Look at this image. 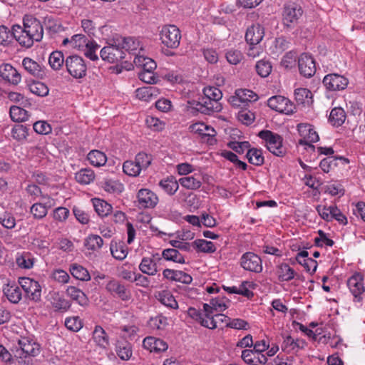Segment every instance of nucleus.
Instances as JSON below:
<instances>
[{
    "label": "nucleus",
    "instance_id": "56",
    "mask_svg": "<svg viewBox=\"0 0 365 365\" xmlns=\"http://www.w3.org/2000/svg\"><path fill=\"white\" fill-rule=\"evenodd\" d=\"M123 170L125 174L129 176L135 177L140 174L141 169L137 165L135 161L127 160L124 162L123 165Z\"/></svg>",
    "mask_w": 365,
    "mask_h": 365
},
{
    "label": "nucleus",
    "instance_id": "40",
    "mask_svg": "<svg viewBox=\"0 0 365 365\" xmlns=\"http://www.w3.org/2000/svg\"><path fill=\"white\" fill-rule=\"evenodd\" d=\"M346 118L344 110L340 107H335L330 112L329 121L333 126L339 127L344 123Z\"/></svg>",
    "mask_w": 365,
    "mask_h": 365
},
{
    "label": "nucleus",
    "instance_id": "60",
    "mask_svg": "<svg viewBox=\"0 0 365 365\" xmlns=\"http://www.w3.org/2000/svg\"><path fill=\"white\" fill-rule=\"evenodd\" d=\"M225 57L229 63L237 65L243 59V54L237 49H230L225 53Z\"/></svg>",
    "mask_w": 365,
    "mask_h": 365
},
{
    "label": "nucleus",
    "instance_id": "13",
    "mask_svg": "<svg viewBox=\"0 0 365 365\" xmlns=\"http://www.w3.org/2000/svg\"><path fill=\"white\" fill-rule=\"evenodd\" d=\"M115 44H111L103 47L100 52L101 57L103 61L109 63H118L125 58V52L123 50L119 41Z\"/></svg>",
    "mask_w": 365,
    "mask_h": 365
},
{
    "label": "nucleus",
    "instance_id": "8",
    "mask_svg": "<svg viewBox=\"0 0 365 365\" xmlns=\"http://www.w3.org/2000/svg\"><path fill=\"white\" fill-rule=\"evenodd\" d=\"M159 35L162 43L166 47L174 49L180 46L181 31L175 25L163 26Z\"/></svg>",
    "mask_w": 365,
    "mask_h": 365
},
{
    "label": "nucleus",
    "instance_id": "64",
    "mask_svg": "<svg viewBox=\"0 0 365 365\" xmlns=\"http://www.w3.org/2000/svg\"><path fill=\"white\" fill-rule=\"evenodd\" d=\"M76 180L83 185H88L91 181V173L88 169H82L76 174Z\"/></svg>",
    "mask_w": 365,
    "mask_h": 365
},
{
    "label": "nucleus",
    "instance_id": "47",
    "mask_svg": "<svg viewBox=\"0 0 365 365\" xmlns=\"http://www.w3.org/2000/svg\"><path fill=\"white\" fill-rule=\"evenodd\" d=\"M160 187L168 195H174L179 188L178 182L173 178H167L159 182Z\"/></svg>",
    "mask_w": 365,
    "mask_h": 365
},
{
    "label": "nucleus",
    "instance_id": "35",
    "mask_svg": "<svg viewBox=\"0 0 365 365\" xmlns=\"http://www.w3.org/2000/svg\"><path fill=\"white\" fill-rule=\"evenodd\" d=\"M117 356L123 361H128L133 355L132 344L126 340H118L115 345Z\"/></svg>",
    "mask_w": 365,
    "mask_h": 365
},
{
    "label": "nucleus",
    "instance_id": "31",
    "mask_svg": "<svg viewBox=\"0 0 365 365\" xmlns=\"http://www.w3.org/2000/svg\"><path fill=\"white\" fill-rule=\"evenodd\" d=\"M264 35V28L259 24H254L247 29L245 39L249 44H259Z\"/></svg>",
    "mask_w": 365,
    "mask_h": 365
},
{
    "label": "nucleus",
    "instance_id": "45",
    "mask_svg": "<svg viewBox=\"0 0 365 365\" xmlns=\"http://www.w3.org/2000/svg\"><path fill=\"white\" fill-rule=\"evenodd\" d=\"M162 257L167 261H172L175 263L185 264L184 256L176 249H165L162 252Z\"/></svg>",
    "mask_w": 365,
    "mask_h": 365
},
{
    "label": "nucleus",
    "instance_id": "12",
    "mask_svg": "<svg viewBox=\"0 0 365 365\" xmlns=\"http://www.w3.org/2000/svg\"><path fill=\"white\" fill-rule=\"evenodd\" d=\"M93 339L96 345L100 349L101 357L98 358V359L101 362L108 358V335L101 326H96L94 331H93Z\"/></svg>",
    "mask_w": 365,
    "mask_h": 365
},
{
    "label": "nucleus",
    "instance_id": "5",
    "mask_svg": "<svg viewBox=\"0 0 365 365\" xmlns=\"http://www.w3.org/2000/svg\"><path fill=\"white\" fill-rule=\"evenodd\" d=\"M297 128L301 137L298 140V144L304 145L307 150L314 151L315 146L313 143L319 140V136L314 127L307 123H301L297 125Z\"/></svg>",
    "mask_w": 365,
    "mask_h": 365
},
{
    "label": "nucleus",
    "instance_id": "2",
    "mask_svg": "<svg viewBox=\"0 0 365 365\" xmlns=\"http://www.w3.org/2000/svg\"><path fill=\"white\" fill-rule=\"evenodd\" d=\"M133 63L136 67L142 68V71L138 73V78L140 81L149 84L157 83L158 76L154 72L157 67L155 61L144 55L138 54L134 58Z\"/></svg>",
    "mask_w": 365,
    "mask_h": 365
},
{
    "label": "nucleus",
    "instance_id": "39",
    "mask_svg": "<svg viewBox=\"0 0 365 365\" xmlns=\"http://www.w3.org/2000/svg\"><path fill=\"white\" fill-rule=\"evenodd\" d=\"M192 246L197 252L214 253L217 250L212 242L203 239L195 240L192 242Z\"/></svg>",
    "mask_w": 365,
    "mask_h": 365
},
{
    "label": "nucleus",
    "instance_id": "41",
    "mask_svg": "<svg viewBox=\"0 0 365 365\" xmlns=\"http://www.w3.org/2000/svg\"><path fill=\"white\" fill-rule=\"evenodd\" d=\"M277 276L280 282H289L294 278L295 271L287 263H282L277 267Z\"/></svg>",
    "mask_w": 365,
    "mask_h": 365
},
{
    "label": "nucleus",
    "instance_id": "22",
    "mask_svg": "<svg viewBox=\"0 0 365 365\" xmlns=\"http://www.w3.org/2000/svg\"><path fill=\"white\" fill-rule=\"evenodd\" d=\"M0 77L6 82L18 85L21 80V76L11 64L5 63L0 66Z\"/></svg>",
    "mask_w": 365,
    "mask_h": 365
},
{
    "label": "nucleus",
    "instance_id": "50",
    "mask_svg": "<svg viewBox=\"0 0 365 365\" xmlns=\"http://www.w3.org/2000/svg\"><path fill=\"white\" fill-rule=\"evenodd\" d=\"M10 116L13 121L15 122H24L29 119V115L24 108L19 106H11L10 108Z\"/></svg>",
    "mask_w": 365,
    "mask_h": 365
},
{
    "label": "nucleus",
    "instance_id": "24",
    "mask_svg": "<svg viewBox=\"0 0 365 365\" xmlns=\"http://www.w3.org/2000/svg\"><path fill=\"white\" fill-rule=\"evenodd\" d=\"M70 44L72 48L83 51L86 56L91 59V42L85 35H73L70 41Z\"/></svg>",
    "mask_w": 365,
    "mask_h": 365
},
{
    "label": "nucleus",
    "instance_id": "46",
    "mask_svg": "<svg viewBox=\"0 0 365 365\" xmlns=\"http://www.w3.org/2000/svg\"><path fill=\"white\" fill-rule=\"evenodd\" d=\"M51 200L45 202V205L41 202L34 203L31 207V212L34 217L37 219H41L44 217L48 212V209L52 207Z\"/></svg>",
    "mask_w": 365,
    "mask_h": 365
},
{
    "label": "nucleus",
    "instance_id": "37",
    "mask_svg": "<svg viewBox=\"0 0 365 365\" xmlns=\"http://www.w3.org/2000/svg\"><path fill=\"white\" fill-rule=\"evenodd\" d=\"M159 93V89L155 86H145L135 91L136 97L144 101H150L155 98Z\"/></svg>",
    "mask_w": 365,
    "mask_h": 365
},
{
    "label": "nucleus",
    "instance_id": "51",
    "mask_svg": "<svg viewBox=\"0 0 365 365\" xmlns=\"http://www.w3.org/2000/svg\"><path fill=\"white\" fill-rule=\"evenodd\" d=\"M70 272L73 277L79 280H89L91 277L88 271L81 265L73 264L70 267Z\"/></svg>",
    "mask_w": 365,
    "mask_h": 365
},
{
    "label": "nucleus",
    "instance_id": "29",
    "mask_svg": "<svg viewBox=\"0 0 365 365\" xmlns=\"http://www.w3.org/2000/svg\"><path fill=\"white\" fill-rule=\"evenodd\" d=\"M163 275L166 279L181 282L185 284H190L192 281V277L189 274L181 270L167 268L163 270Z\"/></svg>",
    "mask_w": 365,
    "mask_h": 365
},
{
    "label": "nucleus",
    "instance_id": "43",
    "mask_svg": "<svg viewBox=\"0 0 365 365\" xmlns=\"http://www.w3.org/2000/svg\"><path fill=\"white\" fill-rule=\"evenodd\" d=\"M294 96L298 104L309 105L312 102V93L306 88H299L295 89Z\"/></svg>",
    "mask_w": 365,
    "mask_h": 365
},
{
    "label": "nucleus",
    "instance_id": "10",
    "mask_svg": "<svg viewBox=\"0 0 365 365\" xmlns=\"http://www.w3.org/2000/svg\"><path fill=\"white\" fill-rule=\"evenodd\" d=\"M19 283L27 298L36 302L41 300V287L37 281L29 277H22L19 278Z\"/></svg>",
    "mask_w": 365,
    "mask_h": 365
},
{
    "label": "nucleus",
    "instance_id": "21",
    "mask_svg": "<svg viewBox=\"0 0 365 365\" xmlns=\"http://www.w3.org/2000/svg\"><path fill=\"white\" fill-rule=\"evenodd\" d=\"M116 41H119V44H120V46H122V48L125 52L129 51L134 55V58L138 54L142 55L141 53L143 52V46L140 41L135 38L120 37L116 39Z\"/></svg>",
    "mask_w": 365,
    "mask_h": 365
},
{
    "label": "nucleus",
    "instance_id": "48",
    "mask_svg": "<svg viewBox=\"0 0 365 365\" xmlns=\"http://www.w3.org/2000/svg\"><path fill=\"white\" fill-rule=\"evenodd\" d=\"M66 294L81 305H86L88 303V298L86 294L75 287H68L66 289Z\"/></svg>",
    "mask_w": 365,
    "mask_h": 365
},
{
    "label": "nucleus",
    "instance_id": "57",
    "mask_svg": "<svg viewBox=\"0 0 365 365\" xmlns=\"http://www.w3.org/2000/svg\"><path fill=\"white\" fill-rule=\"evenodd\" d=\"M13 38H14L13 28L10 30L6 26H0V45H8L12 41Z\"/></svg>",
    "mask_w": 365,
    "mask_h": 365
},
{
    "label": "nucleus",
    "instance_id": "20",
    "mask_svg": "<svg viewBox=\"0 0 365 365\" xmlns=\"http://www.w3.org/2000/svg\"><path fill=\"white\" fill-rule=\"evenodd\" d=\"M106 290L113 296H117L123 301H128L131 298L130 291L116 279H110L106 285Z\"/></svg>",
    "mask_w": 365,
    "mask_h": 365
},
{
    "label": "nucleus",
    "instance_id": "30",
    "mask_svg": "<svg viewBox=\"0 0 365 365\" xmlns=\"http://www.w3.org/2000/svg\"><path fill=\"white\" fill-rule=\"evenodd\" d=\"M22 288L20 284H7L3 288V292L7 299L12 304H18L22 299Z\"/></svg>",
    "mask_w": 365,
    "mask_h": 365
},
{
    "label": "nucleus",
    "instance_id": "32",
    "mask_svg": "<svg viewBox=\"0 0 365 365\" xmlns=\"http://www.w3.org/2000/svg\"><path fill=\"white\" fill-rule=\"evenodd\" d=\"M98 185L106 192L115 195L121 194L125 190L124 185L120 180L109 178L103 179L98 182Z\"/></svg>",
    "mask_w": 365,
    "mask_h": 365
},
{
    "label": "nucleus",
    "instance_id": "55",
    "mask_svg": "<svg viewBox=\"0 0 365 365\" xmlns=\"http://www.w3.org/2000/svg\"><path fill=\"white\" fill-rule=\"evenodd\" d=\"M343 158H335L334 156H328L321 160L319 167L324 172L328 173L331 170L337 165L338 160H343Z\"/></svg>",
    "mask_w": 365,
    "mask_h": 365
},
{
    "label": "nucleus",
    "instance_id": "9",
    "mask_svg": "<svg viewBox=\"0 0 365 365\" xmlns=\"http://www.w3.org/2000/svg\"><path fill=\"white\" fill-rule=\"evenodd\" d=\"M189 130L190 132L199 135L201 139L209 145H214L217 143V132L210 125L202 122H197L190 125Z\"/></svg>",
    "mask_w": 365,
    "mask_h": 365
},
{
    "label": "nucleus",
    "instance_id": "6",
    "mask_svg": "<svg viewBox=\"0 0 365 365\" xmlns=\"http://www.w3.org/2000/svg\"><path fill=\"white\" fill-rule=\"evenodd\" d=\"M364 275L361 272H354L347 280L348 289L353 296V302L356 304H362L364 294Z\"/></svg>",
    "mask_w": 365,
    "mask_h": 365
},
{
    "label": "nucleus",
    "instance_id": "36",
    "mask_svg": "<svg viewBox=\"0 0 365 365\" xmlns=\"http://www.w3.org/2000/svg\"><path fill=\"white\" fill-rule=\"evenodd\" d=\"M206 318H207V320L202 321L203 327L214 329L217 327V326L221 324H228V321L230 319L222 314H208V313H205Z\"/></svg>",
    "mask_w": 365,
    "mask_h": 365
},
{
    "label": "nucleus",
    "instance_id": "58",
    "mask_svg": "<svg viewBox=\"0 0 365 365\" xmlns=\"http://www.w3.org/2000/svg\"><path fill=\"white\" fill-rule=\"evenodd\" d=\"M153 160L150 155L144 152H140L135 156V161L141 170H145L149 167Z\"/></svg>",
    "mask_w": 365,
    "mask_h": 365
},
{
    "label": "nucleus",
    "instance_id": "11",
    "mask_svg": "<svg viewBox=\"0 0 365 365\" xmlns=\"http://www.w3.org/2000/svg\"><path fill=\"white\" fill-rule=\"evenodd\" d=\"M240 263L245 270L249 272L260 273L263 269L262 259L252 252L244 253L240 259Z\"/></svg>",
    "mask_w": 365,
    "mask_h": 365
},
{
    "label": "nucleus",
    "instance_id": "33",
    "mask_svg": "<svg viewBox=\"0 0 365 365\" xmlns=\"http://www.w3.org/2000/svg\"><path fill=\"white\" fill-rule=\"evenodd\" d=\"M156 259H160L158 254L153 255V258L143 257L139 264V269L148 275H155L158 272Z\"/></svg>",
    "mask_w": 365,
    "mask_h": 365
},
{
    "label": "nucleus",
    "instance_id": "61",
    "mask_svg": "<svg viewBox=\"0 0 365 365\" xmlns=\"http://www.w3.org/2000/svg\"><path fill=\"white\" fill-rule=\"evenodd\" d=\"M34 259L31 257L29 253H24L16 258V264L19 267L24 269H30L34 265Z\"/></svg>",
    "mask_w": 365,
    "mask_h": 365
},
{
    "label": "nucleus",
    "instance_id": "15",
    "mask_svg": "<svg viewBox=\"0 0 365 365\" xmlns=\"http://www.w3.org/2000/svg\"><path fill=\"white\" fill-rule=\"evenodd\" d=\"M267 105L272 110L286 115L293 113L295 109L294 104L288 98L282 96L269 98Z\"/></svg>",
    "mask_w": 365,
    "mask_h": 365
},
{
    "label": "nucleus",
    "instance_id": "53",
    "mask_svg": "<svg viewBox=\"0 0 365 365\" xmlns=\"http://www.w3.org/2000/svg\"><path fill=\"white\" fill-rule=\"evenodd\" d=\"M255 68L259 76L265 78L272 72V66L269 61L262 59L257 62Z\"/></svg>",
    "mask_w": 365,
    "mask_h": 365
},
{
    "label": "nucleus",
    "instance_id": "3",
    "mask_svg": "<svg viewBox=\"0 0 365 365\" xmlns=\"http://www.w3.org/2000/svg\"><path fill=\"white\" fill-rule=\"evenodd\" d=\"M40 349V345L37 342L31 339L23 337L19 340L18 346L12 349V352L15 358L29 364V361H26V359L38 355Z\"/></svg>",
    "mask_w": 365,
    "mask_h": 365
},
{
    "label": "nucleus",
    "instance_id": "63",
    "mask_svg": "<svg viewBox=\"0 0 365 365\" xmlns=\"http://www.w3.org/2000/svg\"><path fill=\"white\" fill-rule=\"evenodd\" d=\"M146 125L154 131H160L165 127V123L158 118L148 116L145 119Z\"/></svg>",
    "mask_w": 365,
    "mask_h": 365
},
{
    "label": "nucleus",
    "instance_id": "4",
    "mask_svg": "<svg viewBox=\"0 0 365 365\" xmlns=\"http://www.w3.org/2000/svg\"><path fill=\"white\" fill-rule=\"evenodd\" d=\"M303 15L302 6L295 2H289L284 5L282 14V21L284 29H292L299 23Z\"/></svg>",
    "mask_w": 365,
    "mask_h": 365
},
{
    "label": "nucleus",
    "instance_id": "7",
    "mask_svg": "<svg viewBox=\"0 0 365 365\" xmlns=\"http://www.w3.org/2000/svg\"><path fill=\"white\" fill-rule=\"evenodd\" d=\"M258 136L265 142L267 149L277 156H283L285 149L282 145L283 139L281 135L269 130L260 131Z\"/></svg>",
    "mask_w": 365,
    "mask_h": 365
},
{
    "label": "nucleus",
    "instance_id": "1",
    "mask_svg": "<svg viewBox=\"0 0 365 365\" xmlns=\"http://www.w3.org/2000/svg\"><path fill=\"white\" fill-rule=\"evenodd\" d=\"M203 94L200 101L194 103L193 107L197 111L210 115L214 112H220L222 104L220 101L222 99V91L215 86H207L203 89Z\"/></svg>",
    "mask_w": 365,
    "mask_h": 365
},
{
    "label": "nucleus",
    "instance_id": "14",
    "mask_svg": "<svg viewBox=\"0 0 365 365\" xmlns=\"http://www.w3.org/2000/svg\"><path fill=\"white\" fill-rule=\"evenodd\" d=\"M23 27L31 34L35 41H40L43 35V29L39 20L31 15H25L23 19Z\"/></svg>",
    "mask_w": 365,
    "mask_h": 365
},
{
    "label": "nucleus",
    "instance_id": "59",
    "mask_svg": "<svg viewBox=\"0 0 365 365\" xmlns=\"http://www.w3.org/2000/svg\"><path fill=\"white\" fill-rule=\"evenodd\" d=\"M29 90L38 96H46L48 93V87L40 81H34L29 85Z\"/></svg>",
    "mask_w": 365,
    "mask_h": 365
},
{
    "label": "nucleus",
    "instance_id": "19",
    "mask_svg": "<svg viewBox=\"0 0 365 365\" xmlns=\"http://www.w3.org/2000/svg\"><path fill=\"white\" fill-rule=\"evenodd\" d=\"M138 205L143 208H154L158 203V197L149 189H140L137 193Z\"/></svg>",
    "mask_w": 365,
    "mask_h": 365
},
{
    "label": "nucleus",
    "instance_id": "38",
    "mask_svg": "<svg viewBox=\"0 0 365 365\" xmlns=\"http://www.w3.org/2000/svg\"><path fill=\"white\" fill-rule=\"evenodd\" d=\"M155 297L165 307L171 309H178V302L169 291H161L155 295Z\"/></svg>",
    "mask_w": 365,
    "mask_h": 365
},
{
    "label": "nucleus",
    "instance_id": "54",
    "mask_svg": "<svg viewBox=\"0 0 365 365\" xmlns=\"http://www.w3.org/2000/svg\"><path fill=\"white\" fill-rule=\"evenodd\" d=\"M236 92L245 106L247 103L255 102L258 99L257 95L251 90L237 89Z\"/></svg>",
    "mask_w": 365,
    "mask_h": 365
},
{
    "label": "nucleus",
    "instance_id": "18",
    "mask_svg": "<svg viewBox=\"0 0 365 365\" xmlns=\"http://www.w3.org/2000/svg\"><path fill=\"white\" fill-rule=\"evenodd\" d=\"M299 73L305 78L313 76L316 72V64L313 57L306 53L301 54L298 59Z\"/></svg>",
    "mask_w": 365,
    "mask_h": 365
},
{
    "label": "nucleus",
    "instance_id": "49",
    "mask_svg": "<svg viewBox=\"0 0 365 365\" xmlns=\"http://www.w3.org/2000/svg\"><path fill=\"white\" fill-rule=\"evenodd\" d=\"M246 157L250 163L257 166L262 165L264 161V156L262 155V150L261 149H249Z\"/></svg>",
    "mask_w": 365,
    "mask_h": 365
},
{
    "label": "nucleus",
    "instance_id": "23",
    "mask_svg": "<svg viewBox=\"0 0 365 365\" xmlns=\"http://www.w3.org/2000/svg\"><path fill=\"white\" fill-rule=\"evenodd\" d=\"M22 65L24 69L34 77L43 79L46 76V68L30 58H24Z\"/></svg>",
    "mask_w": 365,
    "mask_h": 365
},
{
    "label": "nucleus",
    "instance_id": "52",
    "mask_svg": "<svg viewBox=\"0 0 365 365\" xmlns=\"http://www.w3.org/2000/svg\"><path fill=\"white\" fill-rule=\"evenodd\" d=\"M64 61L63 54L61 51H53L49 56L48 63L53 70L60 69Z\"/></svg>",
    "mask_w": 365,
    "mask_h": 365
},
{
    "label": "nucleus",
    "instance_id": "27",
    "mask_svg": "<svg viewBox=\"0 0 365 365\" xmlns=\"http://www.w3.org/2000/svg\"><path fill=\"white\" fill-rule=\"evenodd\" d=\"M143 346L150 352L160 353L168 349V344L163 339L147 336L143 341Z\"/></svg>",
    "mask_w": 365,
    "mask_h": 365
},
{
    "label": "nucleus",
    "instance_id": "26",
    "mask_svg": "<svg viewBox=\"0 0 365 365\" xmlns=\"http://www.w3.org/2000/svg\"><path fill=\"white\" fill-rule=\"evenodd\" d=\"M13 34H14V38L21 46L30 48L35 42L34 39L32 38L31 34L27 32L26 29L20 25L16 24L13 26Z\"/></svg>",
    "mask_w": 365,
    "mask_h": 365
},
{
    "label": "nucleus",
    "instance_id": "34",
    "mask_svg": "<svg viewBox=\"0 0 365 365\" xmlns=\"http://www.w3.org/2000/svg\"><path fill=\"white\" fill-rule=\"evenodd\" d=\"M229 300L225 297H215L210 300V304H204L203 308L205 313L208 314H213V312H220L225 311L227 307V303Z\"/></svg>",
    "mask_w": 365,
    "mask_h": 365
},
{
    "label": "nucleus",
    "instance_id": "17",
    "mask_svg": "<svg viewBox=\"0 0 365 365\" xmlns=\"http://www.w3.org/2000/svg\"><path fill=\"white\" fill-rule=\"evenodd\" d=\"M323 83L329 91H341L347 87L349 80L344 76L337 73H330L324 76Z\"/></svg>",
    "mask_w": 365,
    "mask_h": 365
},
{
    "label": "nucleus",
    "instance_id": "25",
    "mask_svg": "<svg viewBox=\"0 0 365 365\" xmlns=\"http://www.w3.org/2000/svg\"><path fill=\"white\" fill-rule=\"evenodd\" d=\"M205 176L202 173H195L190 176L182 177L179 179V183L182 187L191 190H197L202 186V181L205 180Z\"/></svg>",
    "mask_w": 365,
    "mask_h": 365
},
{
    "label": "nucleus",
    "instance_id": "42",
    "mask_svg": "<svg viewBox=\"0 0 365 365\" xmlns=\"http://www.w3.org/2000/svg\"><path fill=\"white\" fill-rule=\"evenodd\" d=\"M93 207L100 217L108 216L112 210V206L109 203L99 198H93Z\"/></svg>",
    "mask_w": 365,
    "mask_h": 365
},
{
    "label": "nucleus",
    "instance_id": "44",
    "mask_svg": "<svg viewBox=\"0 0 365 365\" xmlns=\"http://www.w3.org/2000/svg\"><path fill=\"white\" fill-rule=\"evenodd\" d=\"M112 256L118 260L124 259L128 255V249L123 242L112 241L110 245Z\"/></svg>",
    "mask_w": 365,
    "mask_h": 365
},
{
    "label": "nucleus",
    "instance_id": "28",
    "mask_svg": "<svg viewBox=\"0 0 365 365\" xmlns=\"http://www.w3.org/2000/svg\"><path fill=\"white\" fill-rule=\"evenodd\" d=\"M242 360L249 365H265L267 358L264 354H259L252 349L242 351Z\"/></svg>",
    "mask_w": 365,
    "mask_h": 365
},
{
    "label": "nucleus",
    "instance_id": "62",
    "mask_svg": "<svg viewBox=\"0 0 365 365\" xmlns=\"http://www.w3.org/2000/svg\"><path fill=\"white\" fill-rule=\"evenodd\" d=\"M314 244L316 246L321 247L324 246L331 247L334 245V242L331 239L328 238L325 232L319 230L318 231V237L314 238Z\"/></svg>",
    "mask_w": 365,
    "mask_h": 365
},
{
    "label": "nucleus",
    "instance_id": "16",
    "mask_svg": "<svg viewBox=\"0 0 365 365\" xmlns=\"http://www.w3.org/2000/svg\"><path fill=\"white\" fill-rule=\"evenodd\" d=\"M68 72L74 78H82L86 75V66L83 59L78 56H68L65 61Z\"/></svg>",
    "mask_w": 365,
    "mask_h": 365
}]
</instances>
